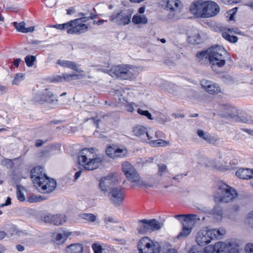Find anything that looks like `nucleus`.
Here are the masks:
<instances>
[{"label":"nucleus","mask_w":253,"mask_h":253,"mask_svg":"<svg viewBox=\"0 0 253 253\" xmlns=\"http://www.w3.org/2000/svg\"><path fill=\"white\" fill-rule=\"evenodd\" d=\"M103 161V158L96 153L95 149L93 148H84L78 155L79 164L87 170L97 169Z\"/></svg>","instance_id":"1"},{"label":"nucleus","mask_w":253,"mask_h":253,"mask_svg":"<svg viewBox=\"0 0 253 253\" xmlns=\"http://www.w3.org/2000/svg\"><path fill=\"white\" fill-rule=\"evenodd\" d=\"M199 58H208L210 63L212 66L222 67L225 64L226 58L228 55L226 50L222 46L215 45L209 48L206 51H203L197 54Z\"/></svg>","instance_id":"2"},{"label":"nucleus","mask_w":253,"mask_h":253,"mask_svg":"<svg viewBox=\"0 0 253 253\" xmlns=\"http://www.w3.org/2000/svg\"><path fill=\"white\" fill-rule=\"evenodd\" d=\"M237 195V192L234 188L223 182H220L218 184L214 200L216 203H227L234 200Z\"/></svg>","instance_id":"3"},{"label":"nucleus","mask_w":253,"mask_h":253,"mask_svg":"<svg viewBox=\"0 0 253 253\" xmlns=\"http://www.w3.org/2000/svg\"><path fill=\"white\" fill-rule=\"evenodd\" d=\"M174 217L182 224V230L177 235L178 239L180 237H187L191 232L195 224L200 220L198 215L194 214H177Z\"/></svg>","instance_id":"4"},{"label":"nucleus","mask_w":253,"mask_h":253,"mask_svg":"<svg viewBox=\"0 0 253 253\" xmlns=\"http://www.w3.org/2000/svg\"><path fill=\"white\" fill-rule=\"evenodd\" d=\"M123 171L127 179L133 183L138 182V185L140 186H144L146 188L153 187L155 183L140 181V176L135 168L129 163L124 162L122 165Z\"/></svg>","instance_id":"5"},{"label":"nucleus","mask_w":253,"mask_h":253,"mask_svg":"<svg viewBox=\"0 0 253 253\" xmlns=\"http://www.w3.org/2000/svg\"><path fill=\"white\" fill-rule=\"evenodd\" d=\"M108 73L112 77L118 78L122 80L133 79L136 74V72L132 67L126 65L114 66L108 70Z\"/></svg>","instance_id":"6"},{"label":"nucleus","mask_w":253,"mask_h":253,"mask_svg":"<svg viewBox=\"0 0 253 253\" xmlns=\"http://www.w3.org/2000/svg\"><path fill=\"white\" fill-rule=\"evenodd\" d=\"M137 247L139 253H160L161 249L159 243L148 237L142 238L138 243Z\"/></svg>","instance_id":"7"},{"label":"nucleus","mask_w":253,"mask_h":253,"mask_svg":"<svg viewBox=\"0 0 253 253\" xmlns=\"http://www.w3.org/2000/svg\"><path fill=\"white\" fill-rule=\"evenodd\" d=\"M132 14V11L129 10H120L113 13L109 17V20L118 26H124L130 23Z\"/></svg>","instance_id":"8"},{"label":"nucleus","mask_w":253,"mask_h":253,"mask_svg":"<svg viewBox=\"0 0 253 253\" xmlns=\"http://www.w3.org/2000/svg\"><path fill=\"white\" fill-rule=\"evenodd\" d=\"M139 222L141 223V225L138 228V231L141 234L151 233L153 231L159 230L163 225L162 222H160L155 219L150 220L144 219L139 220Z\"/></svg>","instance_id":"9"},{"label":"nucleus","mask_w":253,"mask_h":253,"mask_svg":"<svg viewBox=\"0 0 253 253\" xmlns=\"http://www.w3.org/2000/svg\"><path fill=\"white\" fill-rule=\"evenodd\" d=\"M37 188L41 193H50L56 187V182L53 179L46 177L37 184Z\"/></svg>","instance_id":"10"},{"label":"nucleus","mask_w":253,"mask_h":253,"mask_svg":"<svg viewBox=\"0 0 253 253\" xmlns=\"http://www.w3.org/2000/svg\"><path fill=\"white\" fill-rule=\"evenodd\" d=\"M213 240L210 228L205 227L200 230L196 236V241L200 246H205Z\"/></svg>","instance_id":"11"},{"label":"nucleus","mask_w":253,"mask_h":253,"mask_svg":"<svg viewBox=\"0 0 253 253\" xmlns=\"http://www.w3.org/2000/svg\"><path fill=\"white\" fill-rule=\"evenodd\" d=\"M111 203L116 207L119 206L123 202L125 195L121 187H112L108 193Z\"/></svg>","instance_id":"12"},{"label":"nucleus","mask_w":253,"mask_h":253,"mask_svg":"<svg viewBox=\"0 0 253 253\" xmlns=\"http://www.w3.org/2000/svg\"><path fill=\"white\" fill-rule=\"evenodd\" d=\"M35 100L40 103L46 102L50 104H55L58 102L57 97L47 88L43 90L40 94H37L35 97Z\"/></svg>","instance_id":"13"},{"label":"nucleus","mask_w":253,"mask_h":253,"mask_svg":"<svg viewBox=\"0 0 253 253\" xmlns=\"http://www.w3.org/2000/svg\"><path fill=\"white\" fill-rule=\"evenodd\" d=\"M182 4L179 0H168L167 1L166 8L170 10L168 15L169 18L176 17L182 9Z\"/></svg>","instance_id":"14"},{"label":"nucleus","mask_w":253,"mask_h":253,"mask_svg":"<svg viewBox=\"0 0 253 253\" xmlns=\"http://www.w3.org/2000/svg\"><path fill=\"white\" fill-rule=\"evenodd\" d=\"M66 216L64 214H52L46 213L43 215L42 220L45 223L61 225L66 221Z\"/></svg>","instance_id":"15"},{"label":"nucleus","mask_w":253,"mask_h":253,"mask_svg":"<svg viewBox=\"0 0 253 253\" xmlns=\"http://www.w3.org/2000/svg\"><path fill=\"white\" fill-rule=\"evenodd\" d=\"M205 1L196 0L193 1L190 6L191 14L196 17L204 18Z\"/></svg>","instance_id":"16"},{"label":"nucleus","mask_w":253,"mask_h":253,"mask_svg":"<svg viewBox=\"0 0 253 253\" xmlns=\"http://www.w3.org/2000/svg\"><path fill=\"white\" fill-rule=\"evenodd\" d=\"M204 18H210L216 15L220 11L219 6L214 1H205Z\"/></svg>","instance_id":"17"},{"label":"nucleus","mask_w":253,"mask_h":253,"mask_svg":"<svg viewBox=\"0 0 253 253\" xmlns=\"http://www.w3.org/2000/svg\"><path fill=\"white\" fill-rule=\"evenodd\" d=\"M200 84L202 88L211 94H217L221 92V89L219 85L211 81L203 79L201 80Z\"/></svg>","instance_id":"18"},{"label":"nucleus","mask_w":253,"mask_h":253,"mask_svg":"<svg viewBox=\"0 0 253 253\" xmlns=\"http://www.w3.org/2000/svg\"><path fill=\"white\" fill-rule=\"evenodd\" d=\"M116 181V178L112 174L104 177L101 179L99 182V188L102 193L106 194L110 191L111 186Z\"/></svg>","instance_id":"19"},{"label":"nucleus","mask_w":253,"mask_h":253,"mask_svg":"<svg viewBox=\"0 0 253 253\" xmlns=\"http://www.w3.org/2000/svg\"><path fill=\"white\" fill-rule=\"evenodd\" d=\"M31 178L33 180L35 186L39 183V181L42 180L47 176L44 172V170L42 167H36L31 171Z\"/></svg>","instance_id":"20"},{"label":"nucleus","mask_w":253,"mask_h":253,"mask_svg":"<svg viewBox=\"0 0 253 253\" xmlns=\"http://www.w3.org/2000/svg\"><path fill=\"white\" fill-rule=\"evenodd\" d=\"M224 107L226 113L233 121L247 123V119L245 118H241L239 117L240 111L238 110L235 107L231 106H226Z\"/></svg>","instance_id":"21"},{"label":"nucleus","mask_w":253,"mask_h":253,"mask_svg":"<svg viewBox=\"0 0 253 253\" xmlns=\"http://www.w3.org/2000/svg\"><path fill=\"white\" fill-rule=\"evenodd\" d=\"M133 134L138 137H140L143 140H145V137H147L148 139L151 140L153 137L149 134L146 131V128L142 126H137L133 129Z\"/></svg>","instance_id":"22"},{"label":"nucleus","mask_w":253,"mask_h":253,"mask_svg":"<svg viewBox=\"0 0 253 253\" xmlns=\"http://www.w3.org/2000/svg\"><path fill=\"white\" fill-rule=\"evenodd\" d=\"M88 27L86 24L81 23V22H74L73 28L68 30L69 34H80L87 31Z\"/></svg>","instance_id":"23"},{"label":"nucleus","mask_w":253,"mask_h":253,"mask_svg":"<svg viewBox=\"0 0 253 253\" xmlns=\"http://www.w3.org/2000/svg\"><path fill=\"white\" fill-rule=\"evenodd\" d=\"M57 63L61 66L71 69L78 72H83L82 70L79 69V66L76 64L75 62L73 61L58 60Z\"/></svg>","instance_id":"24"},{"label":"nucleus","mask_w":253,"mask_h":253,"mask_svg":"<svg viewBox=\"0 0 253 253\" xmlns=\"http://www.w3.org/2000/svg\"><path fill=\"white\" fill-rule=\"evenodd\" d=\"M236 175L241 179H248L253 177V169H238Z\"/></svg>","instance_id":"25"},{"label":"nucleus","mask_w":253,"mask_h":253,"mask_svg":"<svg viewBox=\"0 0 253 253\" xmlns=\"http://www.w3.org/2000/svg\"><path fill=\"white\" fill-rule=\"evenodd\" d=\"M66 253H83L84 247L81 244H72L66 248Z\"/></svg>","instance_id":"26"},{"label":"nucleus","mask_w":253,"mask_h":253,"mask_svg":"<svg viewBox=\"0 0 253 253\" xmlns=\"http://www.w3.org/2000/svg\"><path fill=\"white\" fill-rule=\"evenodd\" d=\"M79 16H81V17L79 18H77L76 19L74 20L75 22H81V23L86 22L90 19H93L96 18L97 15L93 14V13H90L89 14L88 13H84L83 12H81L78 14Z\"/></svg>","instance_id":"27"},{"label":"nucleus","mask_w":253,"mask_h":253,"mask_svg":"<svg viewBox=\"0 0 253 253\" xmlns=\"http://www.w3.org/2000/svg\"><path fill=\"white\" fill-rule=\"evenodd\" d=\"M197 135L201 138L203 139L205 141L212 143H213L214 141V139L213 137H211V135L209 133H207L205 131H204L203 130L198 129L197 132Z\"/></svg>","instance_id":"28"},{"label":"nucleus","mask_w":253,"mask_h":253,"mask_svg":"<svg viewBox=\"0 0 253 253\" xmlns=\"http://www.w3.org/2000/svg\"><path fill=\"white\" fill-rule=\"evenodd\" d=\"M150 144L153 147H167L170 145L169 141H166L162 139H158L156 140H151Z\"/></svg>","instance_id":"29"},{"label":"nucleus","mask_w":253,"mask_h":253,"mask_svg":"<svg viewBox=\"0 0 253 253\" xmlns=\"http://www.w3.org/2000/svg\"><path fill=\"white\" fill-rule=\"evenodd\" d=\"M211 214L215 219L220 220L223 217L222 209L218 206H215L211 211Z\"/></svg>","instance_id":"30"},{"label":"nucleus","mask_w":253,"mask_h":253,"mask_svg":"<svg viewBox=\"0 0 253 253\" xmlns=\"http://www.w3.org/2000/svg\"><path fill=\"white\" fill-rule=\"evenodd\" d=\"M132 21L135 24H145L148 22V19L145 15H135L131 17Z\"/></svg>","instance_id":"31"},{"label":"nucleus","mask_w":253,"mask_h":253,"mask_svg":"<svg viewBox=\"0 0 253 253\" xmlns=\"http://www.w3.org/2000/svg\"><path fill=\"white\" fill-rule=\"evenodd\" d=\"M210 232L212 235L213 240L215 238H219L225 233V230L223 228L218 229L210 228Z\"/></svg>","instance_id":"32"},{"label":"nucleus","mask_w":253,"mask_h":253,"mask_svg":"<svg viewBox=\"0 0 253 253\" xmlns=\"http://www.w3.org/2000/svg\"><path fill=\"white\" fill-rule=\"evenodd\" d=\"M128 152L126 148H116L115 153V159L117 158H123L126 156Z\"/></svg>","instance_id":"33"},{"label":"nucleus","mask_w":253,"mask_h":253,"mask_svg":"<svg viewBox=\"0 0 253 253\" xmlns=\"http://www.w3.org/2000/svg\"><path fill=\"white\" fill-rule=\"evenodd\" d=\"M81 76L78 74H64L63 75L64 81L66 82H70L72 80H76L80 79Z\"/></svg>","instance_id":"34"},{"label":"nucleus","mask_w":253,"mask_h":253,"mask_svg":"<svg viewBox=\"0 0 253 253\" xmlns=\"http://www.w3.org/2000/svg\"><path fill=\"white\" fill-rule=\"evenodd\" d=\"M81 217L89 222H95L96 219V216L92 213H83L81 215Z\"/></svg>","instance_id":"35"},{"label":"nucleus","mask_w":253,"mask_h":253,"mask_svg":"<svg viewBox=\"0 0 253 253\" xmlns=\"http://www.w3.org/2000/svg\"><path fill=\"white\" fill-rule=\"evenodd\" d=\"M24 75L22 73H17L15 75L12 82L14 85H19V84L24 79Z\"/></svg>","instance_id":"36"},{"label":"nucleus","mask_w":253,"mask_h":253,"mask_svg":"<svg viewBox=\"0 0 253 253\" xmlns=\"http://www.w3.org/2000/svg\"><path fill=\"white\" fill-rule=\"evenodd\" d=\"M223 38L231 42H236L238 41V38L235 36L230 35L228 32H224L222 34Z\"/></svg>","instance_id":"37"},{"label":"nucleus","mask_w":253,"mask_h":253,"mask_svg":"<svg viewBox=\"0 0 253 253\" xmlns=\"http://www.w3.org/2000/svg\"><path fill=\"white\" fill-rule=\"evenodd\" d=\"M13 25L17 31L24 33L26 28L25 22L23 21L20 23L14 22L13 23Z\"/></svg>","instance_id":"38"},{"label":"nucleus","mask_w":253,"mask_h":253,"mask_svg":"<svg viewBox=\"0 0 253 253\" xmlns=\"http://www.w3.org/2000/svg\"><path fill=\"white\" fill-rule=\"evenodd\" d=\"M36 57L34 55H28L25 57V62L28 67H32L34 65V62L36 61Z\"/></svg>","instance_id":"39"},{"label":"nucleus","mask_w":253,"mask_h":253,"mask_svg":"<svg viewBox=\"0 0 253 253\" xmlns=\"http://www.w3.org/2000/svg\"><path fill=\"white\" fill-rule=\"evenodd\" d=\"M94 253H106L101 245L98 243H94L92 246Z\"/></svg>","instance_id":"40"},{"label":"nucleus","mask_w":253,"mask_h":253,"mask_svg":"<svg viewBox=\"0 0 253 253\" xmlns=\"http://www.w3.org/2000/svg\"><path fill=\"white\" fill-rule=\"evenodd\" d=\"M67 238V237L65 234H62L61 233H58L56 234L55 237V239L57 244H61L63 243L66 241Z\"/></svg>","instance_id":"41"},{"label":"nucleus","mask_w":253,"mask_h":253,"mask_svg":"<svg viewBox=\"0 0 253 253\" xmlns=\"http://www.w3.org/2000/svg\"><path fill=\"white\" fill-rule=\"evenodd\" d=\"M104 222L105 224V226L107 228H109L110 226V223H117L118 221L114 219L112 217L108 216L105 217L104 218Z\"/></svg>","instance_id":"42"},{"label":"nucleus","mask_w":253,"mask_h":253,"mask_svg":"<svg viewBox=\"0 0 253 253\" xmlns=\"http://www.w3.org/2000/svg\"><path fill=\"white\" fill-rule=\"evenodd\" d=\"M116 147H112L111 146H108L106 150L107 155L113 159H115V153Z\"/></svg>","instance_id":"43"},{"label":"nucleus","mask_w":253,"mask_h":253,"mask_svg":"<svg viewBox=\"0 0 253 253\" xmlns=\"http://www.w3.org/2000/svg\"><path fill=\"white\" fill-rule=\"evenodd\" d=\"M137 113L141 115L144 116L146 117L149 120H153V118L152 116V115L150 112L147 110H142L141 109H138Z\"/></svg>","instance_id":"44"},{"label":"nucleus","mask_w":253,"mask_h":253,"mask_svg":"<svg viewBox=\"0 0 253 253\" xmlns=\"http://www.w3.org/2000/svg\"><path fill=\"white\" fill-rule=\"evenodd\" d=\"M167 171L166 165L165 164L158 165V173L159 175L162 176Z\"/></svg>","instance_id":"45"},{"label":"nucleus","mask_w":253,"mask_h":253,"mask_svg":"<svg viewBox=\"0 0 253 253\" xmlns=\"http://www.w3.org/2000/svg\"><path fill=\"white\" fill-rule=\"evenodd\" d=\"M123 90L122 89H116L114 90V91H112V93H113L114 96H115V98L117 100V97L118 98V99L119 101H121V99L120 98V96H122V93L123 92Z\"/></svg>","instance_id":"46"},{"label":"nucleus","mask_w":253,"mask_h":253,"mask_svg":"<svg viewBox=\"0 0 253 253\" xmlns=\"http://www.w3.org/2000/svg\"><path fill=\"white\" fill-rule=\"evenodd\" d=\"M2 164L6 166L7 168L11 169L13 167V163L10 159H4L2 161Z\"/></svg>","instance_id":"47"},{"label":"nucleus","mask_w":253,"mask_h":253,"mask_svg":"<svg viewBox=\"0 0 253 253\" xmlns=\"http://www.w3.org/2000/svg\"><path fill=\"white\" fill-rule=\"evenodd\" d=\"M74 22V21L72 20V21H70V22H67L66 23L63 24H62V26H63L62 30L67 29V32L68 34V30L73 28Z\"/></svg>","instance_id":"48"},{"label":"nucleus","mask_w":253,"mask_h":253,"mask_svg":"<svg viewBox=\"0 0 253 253\" xmlns=\"http://www.w3.org/2000/svg\"><path fill=\"white\" fill-rule=\"evenodd\" d=\"M246 253H253V243L247 244L245 247Z\"/></svg>","instance_id":"49"},{"label":"nucleus","mask_w":253,"mask_h":253,"mask_svg":"<svg viewBox=\"0 0 253 253\" xmlns=\"http://www.w3.org/2000/svg\"><path fill=\"white\" fill-rule=\"evenodd\" d=\"M39 198H38V196H37L36 195H32L30 196L29 197H28V201L30 203L39 202L38 199H39Z\"/></svg>","instance_id":"50"},{"label":"nucleus","mask_w":253,"mask_h":253,"mask_svg":"<svg viewBox=\"0 0 253 253\" xmlns=\"http://www.w3.org/2000/svg\"><path fill=\"white\" fill-rule=\"evenodd\" d=\"M17 197L18 200L21 202H23L25 200L24 194L20 190L17 192Z\"/></svg>","instance_id":"51"},{"label":"nucleus","mask_w":253,"mask_h":253,"mask_svg":"<svg viewBox=\"0 0 253 253\" xmlns=\"http://www.w3.org/2000/svg\"><path fill=\"white\" fill-rule=\"evenodd\" d=\"M64 81L63 76L57 75L53 77L52 81L53 82H62Z\"/></svg>","instance_id":"52"},{"label":"nucleus","mask_w":253,"mask_h":253,"mask_svg":"<svg viewBox=\"0 0 253 253\" xmlns=\"http://www.w3.org/2000/svg\"><path fill=\"white\" fill-rule=\"evenodd\" d=\"M135 106V104L133 102L131 103L127 104L126 106V109L128 111L130 112H133L134 110V106Z\"/></svg>","instance_id":"53"},{"label":"nucleus","mask_w":253,"mask_h":253,"mask_svg":"<svg viewBox=\"0 0 253 253\" xmlns=\"http://www.w3.org/2000/svg\"><path fill=\"white\" fill-rule=\"evenodd\" d=\"M56 3V0H47L46 1V6L48 7L52 8Z\"/></svg>","instance_id":"54"},{"label":"nucleus","mask_w":253,"mask_h":253,"mask_svg":"<svg viewBox=\"0 0 253 253\" xmlns=\"http://www.w3.org/2000/svg\"><path fill=\"white\" fill-rule=\"evenodd\" d=\"M7 91V87L5 85L0 84V95L6 92Z\"/></svg>","instance_id":"55"},{"label":"nucleus","mask_w":253,"mask_h":253,"mask_svg":"<svg viewBox=\"0 0 253 253\" xmlns=\"http://www.w3.org/2000/svg\"><path fill=\"white\" fill-rule=\"evenodd\" d=\"M221 1L226 4H232L238 2V0H221Z\"/></svg>","instance_id":"56"},{"label":"nucleus","mask_w":253,"mask_h":253,"mask_svg":"<svg viewBox=\"0 0 253 253\" xmlns=\"http://www.w3.org/2000/svg\"><path fill=\"white\" fill-rule=\"evenodd\" d=\"M11 204V199L9 197H7L6 202L4 204H2L0 205V208L3 207Z\"/></svg>","instance_id":"57"},{"label":"nucleus","mask_w":253,"mask_h":253,"mask_svg":"<svg viewBox=\"0 0 253 253\" xmlns=\"http://www.w3.org/2000/svg\"><path fill=\"white\" fill-rule=\"evenodd\" d=\"M45 141L41 140V139H38L36 141L35 145L37 147H40L44 143Z\"/></svg>","instance_id":"58"},{"label":"nucleus","mask_w":253,"mask_h":253,"mask_svg":"<svg viewBox=\"0 0 253 253\" xmlns=\"http://www.w3.org/2000/svg\"><path fill=\"white\" fill-rule=\"evenodd\" d=\"M35 30V27L31 26L27 28H25V31H24V33L32 32Z\"/></svg>","instance_id":"59"},{"label":"nucleus","mask_w":253,"mask_h":253,"mask_svg":"<svg viewBox=\"0 0 253 253\" xmlns=\"http://www.w3.org/2000/svg\"><path fill=\"white\" fill-rule=\"evenodd\" d=\"M16 249L19 252H22L24 251L25 247L24 246L21 245H17L16 246Z\"/></svg>","instance_id":"60"},{"label":"nucleus","mask_w":253,"mask_h":253,"mask_svg":"<svg viewBox=\"0 0 253 253\" xmlns=\"http://www.w3.org/2000/svg\"><path fill=\"white\" fill-rule=\"evenodd\" d=\"M21 61V59L20 58H16L13 61V64L15 67H18L20 62Z\"/></svg>","instance_id":"61"},{"label":"nucleus","mask_w":253,"mask_h":253,"mask_svg":"<svg viewBox=\"0 0 253 253\" xmlns=\"http://www.w3.org/2000/svg\"><path fill=\"white\" fill-rule=\"evenodd\" d=\"M90 119L92 121L93 123L96 125L97 127H98V122L100 121V120L96 118H91Z\"/></svg>","instance_id":"62"},{"label":"nucleus","mask_w":253,"mask_h":253,"mask_svg":"<svg viewBox=\"0 0 253 253\" xmlns=\"http://www.w3.org/2000/svg\"><path fill=\"white\" fill-rule=\"evenodd\" d=\"M81 172H82L81 171H78L75 173V174L74 176V179L75 180H77L80 177V176L81 175Z\"/></svg>","instance_id":"63"},{"label":"nucleus","mask_w":253,"mask_h":253,"mask_svg":"<svg viewBox=\"0 0 253 253\" xmlns=\"http://www.w3.org/2000/svg\"><path fill=\"white\" fill-rule=\"evenodd\" d=\"M166 253H178L177 251L174 249H169L168 250Z\"/></svg>","instance_id":"64"}]
</instances>
